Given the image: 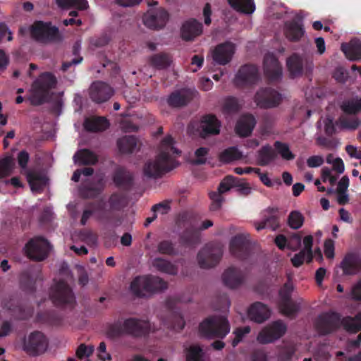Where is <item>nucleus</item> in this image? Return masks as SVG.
<instances>
[{
	"label": "nucleus",
	"instance_id": "1",
	"mask_svg": "<svg viewBox=\"0 0 361 361\" xmlns=\"http://www.w3.org/2000/svg\"><path fill=\"white\" fill-rule=\"evenodd\" d=\"M174 140L171 135L161 142L160 152L154 159L147 161L143 166V174L149 178L157 179L175 169L178 163L176 157L181 153L174 147Z\"/></svg>",
	"mask_w": 361,
	"mask_h": 361
},
{
	"label": "nucleus",
	"instance_id": "2",
	"mask_svg": "<svg viewBox=\"0 0 361 361\" xmlns=\"http://www.w3.org/2000/svg\"><path fill=\"white\" fill-rule=\"evenodd\" d=\"M315 329L321 336L329 335L342 326L347 332L355 334L360 331L352 317H342L341 314L334 311L324 312L319 314L314 322Z\"/></svg>",
	"mask_w": 361,
	"mask_h": 361
},
{
	"label": "nucleus",
	"instance_id": "3",
	"mask_svg": "<svg viewBox=\"0 0 361 361\" xmlns=\"http://www.w3.org/2000/svg\"><path fill=\"white\" fill-rule=\"evenodd\" d=\"M150 330L151 325L148 320L129 317L123 321L118 319L109 324L106 334L111 338H118L123 336H130L137 338L147 336Z\"/></svg>",
	"mask_w": 361,
	"mask_h": 361
},
{
	"label": "nucleus",
	"instance_id": "4",
	"mask_svg": "<svg viewBox=\"0 0 361 361\" xmlns=\"http://www.w3.org/2000/svg\"><path fill=\"white\" fill-rule=\"evenodd\" d=\"M57 85L56 76L51 72H43L32 83L30 95L27 97L32 106H39L48 102L49 93Z\"/></svg>",
	"mask_w": 361,
	"mask_h": 361
},
{
	"label": "nucleus",
	"instance_id": "5",
	"mask_svg": "<svg viewBox=\"0 0 361 361\" xmlns=\"http://www.w3.org/2000/svg\"><path fill=\"white\" fill-rule=\"evenodd\" d=\"M168 288V283L161 278L147 275L135 277L130 283L132 293L138 298H146Z\"/></svg>",
	"mask_w": 361,
	"mask_h": 361
},
{
	"label": "nucleus",
	"instance_id": "6",
	"mask_svg": "<svg viewBox=\"0 0 361 361\" xmlns=\"http://www.w3.org/2000/svg\"><path fill=\"white\" fill-rule=\"evenodd\" d=\"M199 331L207 338H224L230 331V324L224 316H212L200 324Z\"/></svg>",
	"mask_w": 361,
	"mask_h": 361
},
{
	"label": "nucleus",
	"instance_id": "7",
	"mask_svg": "<svg viewBox=\"0 0 361 361\" xmlns=\"http://www.w3.org/2000/svg\"><path fill=\"white\" fill-rule=\"evenodd\" d=\"M50 298L57 307L73 308L75 304L73 290L63 280L59 281L51 287Z\"/></svg>",
	"mask_w": 361,
	"mask_h": 361
},
{
	"label": "nucleus",
	"instance_id": "8",
	"mask_svg": "<svg viewBox=\"0 0 361 361\" xmlns=\"http://www.w3.org/2000/svg\"><path fill=\"white\" fill-rule=\"evenodd\" d=\"M223 256L222 247L216 243L206 244L197 253V260L202 269H210L216 267Z\"/></svg>",
	"mask_w": 361,
	"mask_h": 361
},
{
	"label": "nucleus",
	"instance_id": "9",
	"mask_svg": "<svg viewBox=\"0 0 361 361\" xmlns=\"http://www.w3.org/2000/svg\"><path fill=\"white\" fill-rule=\"evenodd\" d=\"M49 343V339L44 333L34 331L25 338L23 349L28 355L37 357L45 353Z\"/></svg>",
	"mask_w": 361,
	"mask_h": 361
},
{
	"label": "nucleus",
	"instance_id": "10",
	"mask_svg": "<svg viewBox=\"0 0 361 361\" xmlns=\"http://www.w3.org/2000/svg\"><path fill=\"white\" fill-rule=\"evenodd\" d=\"M85 207L80 219V224L82 226L87 224L88 219L93 214L96 215L97 220L104 224L111 223L114 219L111 212L105 209V202L102 199L88 202L86 204Z\"/></svg>",
	"mask_w": 361,
	"mask_h": 361
},
{
	"label": "nucleus",
	"instance_id": "11",
	"mask_svg": "<svg viewBox=\"0 0 361 361\" xmlns=\"http://www.w3.org/2000/svg\"><path fill=\"white\" fill-rule=\"evenodd\" d=\"M293 285L288 279L279 291V307L281 312L287 317L295 316L300 310V304L293 301L291 294L293 291Z\"/></svg>",
	"mask_w": 361,
	"mask_h": 361
},
{
	"label": "nucleus",
	"instance_id": "12",
	"mask_svg": "<svg viewBox=\"0 0 361 361\" xmlns=\"http://www.w3.org/2000/svg\"><path fill=\"white\" fill-rule=\"evenodd\" d=\"M282 94L271 87H262L255 94L256 104L264 109L276 108L282 102Z\"/></svg>",
	"mask_w": 361,
	"mask_h": 361
},
{
	"label": "nucleus",
	"instance_id": "13",
	"mask_svg": "<svg viewBox=\"0 0 361 361\" xmlns=\"http://www.w3.org/2000/svg\"><path fill=\"white\" fill-rule=\"evenodd\" d=\"M229 250L231 254L238 259H248L252 253L250 235L238 233L233 236L230 240Z\"/></svg>",
	"mask_w": 361,
	"mask_h": 361
},
{
	"label": "nucleus",
	"instance_id": "14",
	"mask_svg": "<svg viewBox=\"0 0 361 361\" xmlns=\"http://www.w3.org/2000/svg\"><path fill=\"white\" fill-rule=\"evenodd\" d=\"M51 246L47 240L42 237H35L25 245L27 256L35 261H42L48 257Z\"/></svg>",
	"mask_w": 361,
	"mask_h": 361
},
{
	"label": "nucleus",
	"instance_id": "15",
	"mask_svg": "<svg viewBox=\"0 0 361 361\" xmlns=\"http://www.w3.org/2000/svg\"><path fill=\"white\" fill-rule=\"evenodd\" d=\"M30 34L37 42L46 43L55 40L59 35V29L51 23L36 21L30 28Z\"/></svg>",
	"mask_w": 361,
	"mask_h": 361
},
{
	"label": "nucleus",
	"instance_id": "16",
	"mask_svg": "<svg viewBox=\"0 0 361 361\" xmlns=\"http://www.w3.org/2000/svg\"><path fill=\"white\" fill-rule=\"evenodd\" d=\"M259 80L258 68L252 64L242 66L233 80L234 85L238 87H248L256 84Z\"/></svg>",
	"mask_w": 361,
	"mask_h": 361
},
{
	"label": "nucleus",
	"instance_id": "17",
	"mask_svg": "<svg viewBox=\"0 0 361 361\" xmlns=\"http://www.w3.org/2000/svg\"><path fill=\"white\" fill-rule=\"evenodd\" d=\"M286 324L280 321L272 322L264 328L257 336V341L262 344L272 343L282 337L286 331Z\"/></svg>",
	"mask_w": 361,
	"mask_h": 361
},
{
	"label": "nucleus",
	"instance_id": "18",
	"mask_svg": "<svg viewBox=\"0 0 361 361\" xmlns=\"http://www.w3.org/2000/svg\"><path fill=\"white\" fill-rule=\"evenodd\" d=\"M235 52V44L231 42H225L214 47L212 52V56L215 63L225 66L231 62Z\"/></svg>",
	"mask_w": 361,
	"mask_h": 361
},
{
	"label": "nucleus",
	"instance_id": "19",
	"mask_svg": "<svg viewBox=\"0 0 361 361\" xmlns=\"http://www.w3.org/2000/svg\"><path fill=\"white\" fill-rule=\"evenodd\" d=\"M197 92L189 88H182L170 94L167 99L169 106L180 108L188 105L196 96Z\"/></svg>",
	"mask_w": 361,
	"mask_h": 361
},
{
	"label": "nucleus",
	"instance_id": "20",
	"mask_svg": "<svg viewBox=\"0 0 361 361\" xmlns=\"http://www.w3.org/2000/svg\"><path fill=\"white\" fill-rule=\"evenodd\" d=\"M112 180L117 188L130 191L134 185V176L125 166H118L112 173Z\"/></svg>",
	"mask_w": 361,
	"mask_h": 361
},
{
	"label": "nucleus",
	"instance_id": "21",
	"mask_svg": "<svg viewBox=\"0 0 361 361\" xmlns=\"http://www.w3.org/2000/svg\"><path fill=\"white\" fill-rule=\"evenodd\" d=\"M113 88L104 82H94L90 87V97L98 104L108 101L114 94Z\"/></svg>",
	"mask_w": 361,
	"mask_h": 361
},
{
	"label": "nucleus",
	"instance_id": "22",
	"mask_svg": "<svg viewBox=\"0 0 361 361\" xmlns=\"http://www.w3.org/2000/svg\"><path fill=\"white\" fill-rule=\"evenodd\" d=\"M264 71L269 82H276L282 76V68L273 54H267L264 59Z\"/></svg>",
	"mask_w": 361,
	"mask_h": 361
},
{
	"label": "nucleus",
	"instance_id": "23",
	"mask_svg": "<svg viewBox=\"0 0 361 361\" xmlns=\"http://www.w3.org/2000/svg\"><path fill=\"white\" fill-rule=\"evenodd\" d=\"M221 121L214 114H206L201 118L200 135L205 138L211 135H216L220 133Z\"/></svg>",
	"mask_w": 361,
	"mask_h": 361
},
{
	"label": "nucleus",
	"instance_id": "24",
	"mask_svg": "<svg viewBox=\"0 0 361 361\" xmlns=\"http://www.w3.org/2000/svg\"><path fill=\"white\" fill-rule=\"evenodd\" d=\"M262 215V221L255 224L257 231H261L265 228L276 231L280 227V218L277 207H268L263 212Z\"/></svg>",
	"mask_w": 361,
	"mask_h": 361
},
{
	"label": "nucleus",
	"instance_id": "25",
	"mask_svg": "<svg viewBox=\"0 0 361 361\" xmlns=\"http://www.w3.org/2000/svg\"><path fill=\"white\" fill-rule=\"evenodd\" d=\"M169 13L164 9H159L153 13L144 16V24L149 28L159 30L165 26L169 20Z\"/></svg>",
	"mask_w": 361,
	"mask_h": 361
},
{
	"label": "nucleus",
	"instance_id": "26",
	"mask_svg": "<svg viewBox=\"0 0 361 361\" xmlns=\"http://www.w3.org/2000/svg\"><path fill=\"white\" fill-rule=\"evenodd\" d=\"M202 24L196 19L185 21L180 29L181 38L186 42L192 41L202 32Z\"/></svg>",
	"mask_w": 361,
	"mask_h": 361
},
{
	"label": "nucleus",
	"instance_id": "27",
	"mask_svg": "<svg viewBox=\"0 0 361 361\" xmlns=\"http://www.w3.org/2000/svg\"><path fill=\"white\" fill-rule=\"evenodd\" d=\"M340 267L345 275L356 274L361 270V258L355 254L348 253L343 259Z\"/></svg>",
	"mask_w": 361,
	"mask_h": 361
},
{
	"label": "nucleus",
	"instance_id": "28",
	"mask_svg": "<svg viewBox=\"0 0 361 361\" xmlns=\"http://www.w3.org/2000/svg\"><path fill=\"white\" fill-rule=\"evenodd\" d=\"M233 187H238L243 194H248L250 192V188L247 183L242 182L238 178L233 176H226L220 183L218 190L220 193H224Z\"/></svg>",
	"mask_w": 361,
	"mask_h": 361
},
{
	"label": "nucleus",
	"instance_id": "29",
	"mask_svg": "<svg viewBox=\"0 0 361 361\" xmlns=\"http://www.w3.org/2000/svg\"><path fill=\"white\" fill-rule=\"evenodd\" d=\"M256 125V120L252 114H245L236 123L235 131L240 137L249 136Z\"/></svg>",
	"mask_w": 361,
	"mask_h": 361
},
{
	"label": "nucleus",
	"instance_id": "30",
	"mask_svg": "<svg viewBox=\"0 0 361 361\" xmlns=\"http://www.w3.org/2000/svg\"><path fill=\"white\" fill-rule=\"evenodd\" d=\"M222 280L225 286L230 288H235L243 283L244 276L240 269L229 267L224 272Z\"/></svg>",
	"mask_w": 361,
	"mask_h": 361
},
{
	"label": "nucleus",
	"instance_id": "31",
	"mask_svg": "<svg viewBox=\"0 0 361 361\" xmlns=\"http://www.w3.org/2000/svg\"><path fill=\"white\" fill-rule=\"evenodd\" d=\"M248 316L252 321L261 324L269 319L270 310L264 304L256 302L249 308Z\"/></svg>",
	"mask_w": 361,
	"mask_h": 361
},
{
	"label": "nucleus",
	"instance_id": "32",
	"mask_svg": "<svg viewBox=\"0 0 361 361\" xmlns=\"http://www.w3.org/2000/svg\"><path fill=\"white\" fill-rule=\"evenodd\" d=\"M284 34L290 42H298L304 35L305 30L300 23L293 20L284 24Z\"/></svg>",
	"mask_w": 361,
	"mask_h": 361
},
{
	"label": "nucleus",
	"instance_id": "33",
	"mask_svg": "<svg viewBox=\"0 0 361 361\" xmlns=\"http://www.w3.org/2000/svg\"><path fill=\"white\" fill-rule=\"evenodd\" d=\"M201 240L199 230L190 226L186 228L180 235V243L185 247H192L198 245Z\"/></svg>",
	"mask_w": 361,
	"mask_h": 361
},
{
	"label": "nucleus",
	"instance_id": "34",
	"mask_svg": "<svg viewBox=\"0 0 361 361\" xmlns=\"http://www.w3.org/2000/svg\"><path fill=\"white\" fill-rule=\"evenodd\" d=\"M73 159L78 165H94L98 161L97 154L88 149L78 150L73 156Z\"/></svg>",
	"mask_w": 361,
	"mask_h": 361
},
{
	"label": "nucleus",
	"instance_id": "35",
	"mask_svg": "<svg viewBox=\"0 0 361 361\" xmlns=\"http://www.w3.org/2000/svg\"><path fill=\"white\" fill-rule=\"evenodd\" d=\"M84 127L89 132L103 131L109 127V122L106 118L101 116L87 118L84 122Z\"/></svg>",
	"mask_w": 361,
	"mask_h": 361
},
{
	"label": "nucleus",
	"instance_id": "36",
	"mask_svg": "<svg viewBox=\"0 0 361 361\" xmlns=\"http://www.w3.org/2000/svg\"><path fill=\"white\" fill-rule=\"evenodd\" d=\"M341 51L345 56L351 60L356 61L361 59V42L359 41H352L349 44L343 43L341 44Z\"/></svg>",
	"mask_w": 361,
	"mask_h": 361
},
{
	"label": "nucleus",
	"instance_id": "37",
	"mask_svg": "<svg viewBox=\"0 0 361 361\" xmlns=\"http://www.w3.org/2000/svg\"><path fill=\"white\" fill-rule=\"evenodd\" d=\"M276 157V153L271 146L266 145L257 152V161L259 166H265L269 165Z\"/></svg>",
	"mask_w": 361,
	"mask_h": 361
},
{
	"label": "nucleus",
	"instance_id": "38",
	"mask_svg": "<svg viewBox=\"0 0 361 361\" xmlns=\"http://www.w3.org/2000/svg\"><path fill=\"white\" fill-rule=\"evenodd\" d=\"M230 6L235 11L245 13L251 14L255 10V5L253 0H227Z\"/></svg>",
	"mask_w": 361,
	"mask_h": 361
},
{
	"label": "nucleus",
	"instance_id": "39",
	"mask_svg": "<svg viewBox=\"0 0 361 361\" xmlns=\"http://www.w3.org/2000/svg\"><path fill=\"white\" fill-rule=\"evenodd\" d=\"M287 67L293 77L302 75L303 71L302 58L297 54H292L287 59Z\"/></svg>",
	"mask_w": 361,
	"mask_h": 361
},
{
	"label": "nucleus",
	"instance_id": "40",
	"mask_svg": "<svg viewBox=\"0 0 361 361\" xmlns=\"http://www.w3.org/2000/svg\"><path fill=\"white\" fill-rule=\"evenodd\" d=\"M103 188L94 185L92 182L82 183L79 188V193L84 199H93L99 196Z\"/></svg>",
	"mask_w": 361,
	"mask_h": 361
},
{
	"label": "nucleus",
	"instance_id": "41",
	"mask_svg": "<svg viewBox=\"0 0 361 361\" xmlns=\"http://www.w3.org/2000/svg\"><path fill=\"white\" fill-rule=\"evenodd\" d=\"M341 109L343 113L348 115H356L361 111V97H353L344 100Z\"/></svg>",
	"mask_w": 361,
	"mask_h": 361
},
{
	"label": "nucleus",
	"instance_id": "42",
	"mask_svg": "<svg viewBox=\"0 0 361 361\" xmlns=\"http://www.w3.org/2000/svg\"><path fill=\"white\" fill-rule=\"evenodd\" d=\"M153 266L159 271L169 275L175 276L178 274V268L170 261L161 257H157L153 260Z\"/></svg>",
	"mask_w": 361,
	"mask_h": 361
},
{
	"label": "nucleus",
	"instance_id": "43",
	"mask_svg": "<svg viewBox=\"0 0 361 361\" xmlns=\"http://www.w3.org/2000/svg\"><path fill=\"white\" fill-rule=\"evenodd\" d=\"M137 140L135 136L126 135L117 141L119 151L123 154L132 153L137 147Z\"/></svg>",
	"mask_w": 361,
	"mask_h": 361
},
{
	"label": "nucleus",
	"instance_id": "44",
	"mask_svg": "<svg viewBox=\"0 0 361 361\" xmlns=\"http://www.w3.org/2000/svg\"><path fill=\"white\" fill-rule=\"evenodd\" d=\"M243 157L242 152L236 147H230L222 151L219 155V160L221 163L228 164L239 160Z\"/></svg>",
	"mask_w": 361,
	"mask_h": 361
},
{
	"label": "nucleus",
	"instance_id": "45",
	"mask_svg": "<svg viewBox=\"0 0 361 361\" xmlns=\"http://www.w3.org/2000/svg\"><path fill=\"white\" fill-rule=\"evenodd\" d=\"M171 62V57L165 53L156 54L149 59V63L154 68L162 70L168 68Z\"/></svg>",
	"mask_w": 361,
	"mask_h": 361
},
{
	"label": "nucleus",
	"instance_id": "46",
	"mask_svg": "<svg viewBox=\"0 0 361 361\" xmlns=\"http://www.w3.org/2000/svg\"><path fill=\"white\" fill-rule=\"evenodd\" d=\"M15 168V159L11 155L0 159V178L10 176Z\"/></svg>",
	"mask_w": 361,
	"mask_h": 361
},
{
	"label": "nucleus",
	"instance_id": "47",
	"mask_svg": "<svg viewBox=\"0 0 361 361\" xmlns=\"http://www.w3.org/2000/svg\"><path fill=\"white\" fill-rule=\"evenodd\" d=\"M238 100L235 97H226L222 106V111L224 114H231L238 112L240 110Z\"/></svg>",
	"mask_w": 361,
	"mask_h": 361
},
{
	"label": "nucleus",
	"instance_id": "48",
	"mask_svg": "<svg viewBox=\"0 0 361 361\" xmlns=\"http://www.w3.org/2000/svg\"><path fill=\"white\" fill-rule=\"evenodd\" d=\"M157 251L161 255L168 256H175L178 255V250L175 247L174 243L169 240L160 241L157 245Z\"/></svg>",
	"mask_w": 361,
	"mask_h": 361
},
{
	"label": "nucleus",
	"instance_id": "49",
	"mask_svg": "<svg viewBox=\"0 0 361 361\" xmlns=\"http://www.w3.org/2000/svg\"><path fill=\"white\" fill-rule=\"evenodd\" d=\"M305 218L303 215L297 210L292 211L288 216L287 223L288 225L292 229H299L301 228L304 224Z\"/></svg>",
	"mask_w": 361,
	"mask_h": 361
},
{
	"label": "nucleus",
	"instance_id": "50",
	"mask_svg": "<svg viewBox=\"0 0 361 361\" xmlns=\"http://www.w3.org/2000/svg\"><path fill=\"white\" fill-rule=\"evenodd\" d=\"M56 4L62 8L75 7L79 10H85L88 6L87 0H56Z\"/></svg>",
	"mask_w": 361,
	"mask_h": 361
},
{
	"label": "nucleus",
	"instance_id": "51",
	"mask_svg": "<svg viewBox=\"0 0 361 361\" xmlns=\"http://www.w3.org/2000/svg\"><path fill=\"white\" fill-rule=\"evenodd\" d=\"M20 284L24 290L34 292L35 290V282L28 271H24L20 274Z\"/></svg>",
	"mask_w": 361,
	"mask_h": 361
},
{
	"label": "nucleus",
	"instance_id": "52",
	"mask_svg": "<svg viewBox=\"0 0 361 361\" xmlns=\"http://www.w3.org/2000/svg\"><path fill=\"white\" fill-rule=\"evenodd\" d=\"M108 202L110 209L116 211L121 210L126 204L125 197L118 192L111 194Z\"/></svg>",
	"mask_w": 361,
	"mask_h": 361
},
{
	"label": "nucleus",
	"instance_id": "53",
	"mask_svg": "<svg viewBox=\"0 0 361 361\" xmlns=\"http://www.w3.org/2000/svg\"><path fill=\"white\" fill-rule=\"evenodd\" d=\"M204 353L199 345L190 346L186 354L187 361H203Z\"/></svg>",
	"mask_w": 361,
	"mask_h": 361
},
{
	"label": "nucleus",
	"instance_id": "54",
	"mask_svg": "<svg viewBox=\"0 0 361 361\" xmlns=\"http://www.w3.org/2000/svg\"><path fill=\"white\" fill-rule=\"evenodd\" d=\"M274 147L283 159L286 160H293L295 158L294 154L291 152L287 144L276 141L274 143Z\"/></svg>",
	"mask_w": 361,
	"mask_h": 361
},
{
	"label": "nucleus",
	"instance_id": "55",
	"mask_svg": "<svg viewBox=\"0 0 361 361\" xmlns=\"http://www.w3.org/2000/svg\"><path fill=\"white\" fill-rule=\"evenodd\" d=\"M171 200H166L152 206V211L157 214H167L171 210Z\"/></svg>",
	"mask_w": 361,
	"mask_h": 361
},
{
	"label": "nucleus",
	"instance_id": "56",
	"mask_svg": "<svg viewBox=\"0 0 361 361\" xmlns=\"http://www.w3.org/2000/svg\"><path fill=\"white\" fill-rule=\"evenodd\" d=\"M302 236L300 233H295L288 238V248L293 250H298L301 246Z\"/></svg>",
	"mask_w": 361,
	"mask_h": 361
},
{
	"label": "nucleus",
	"instance_id": "57",
	"mask_svg": "<svg viewBox=\"0 0 361 361\" xmlns=\"http://www.w3.org/2000/svg\"><path fill=\"white\" fill-rule=\"evenodd\" d=\"M221 195L222 193H220L219 190L217 192H211L209 193V197L212 201L210 205V209L212 211H216L221 207L223 201Z\"/></svg>",
	"mask_w": 361,
	"mask_h": 361
},
{
	"label": "nucleus",
	"instance_id": "58",
	"mask_svg": "<svg viewBox=\"0 0 361 361\" xmlns=\"http://www.w3.org/2000/svg\"><path fill=\"white\" fill-rule=\"evenodd\" d=\"M94 352V347L92 345H86L81 343L77 348L75 355L79 359L90 357Z\"/></svg>",
	"mask_w": 361,
	"mask_h": 361
},
{
	"label": "nucleus",
	"instance_id": "59",
	"mask_svg": "<svg viewBox=\"0 0 361 361\" xmlns=\"http://www.w3.org/2000/svg\"><path fill=\"white\" fill-rule=\"evenodd\" d=\"M304 249L302 251H305L307 253V263L312 261V245H313V237L311 235H307L303 239Z\"/></svg>",
	"mask_w": 361,
	"mask_h": 361
},
{
	"label": "nucleus",
	"instance_id": "60",
	"mask_svg": "<svg viewBox=\"0 0 361 361\" xmlns=\"http://www.w3.org/2000/svg\"><path fill=\"white\" fill-rule=\"evenodd\" d=\"M341 126L343 128L355 130L360 126V121L357 118H348L342 117L340 118Z\"/></svg>",
	"mask_w": 361,
	"mask_h": 361
},
{
	"label": "nucleus",
	"instance_id": "61",
	"mask_svg": "<svg viewBox=\"0 0 361 361\" xmlns=\"http://www.w3.org/2000/svg\"><path fill=\"white\" fill-rule=\"evenodd\" d=\"M209 149L207 147H200L195 152L196 159L193 163L196 165H202L206 163L205 156L208 154Z\"/></svg>",
	"mask_w": 361,
	"mask_h": 361
},
{
	"label": "nucleus",
	"instance_id": "62",
	"mask_svg": "<svg viewBox=\"0 0 361 361\" xmlns=\"http://www.w3.org/2000/svg\"><path fill=\"white\" fill-rule=\"evenodd\" d=\"M290 261L293 267H300L305 261L307 262V253L300 250L291 258Z\"/></svg>",
	"mask_w": 361,
	"mask_h": 361
},
{
	"label": "nucleus",
	"instance_id": "63",
	"mask_svg": "<svg viewBox=\"0 0 361 361\" xmlns=\"http://www.w3.org/2000/svg\"><path fill=\"white\" fill-rule=\"evenodd\" d=\"M30 159V154L25 150L20 151L17 156V161L19 166L22 169H25L27 166V163Z\"/></svg>",
	"mask_w": 361,
	"mask_h": 361
},
{
	"label": "nucleus",
	"instance_id": "64",
	"mask_svg": "<svg viewBox=\"0 0 361 361\" xmlns=\"http://www.w3.org/2000/svg\"><path fill=\"white\" fill-rule=\"evenodd\" d=\"M324 163V159L321 156L314 155L310 157L307 160V164L309 167L315 168L322 166Z\"/></svg>",
	"mask_w": 361,
	"mask_h": 361
}]
</instances>
